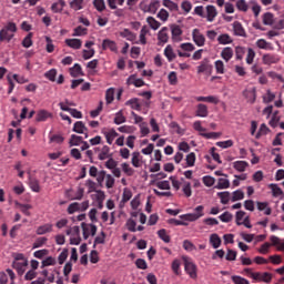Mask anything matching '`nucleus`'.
<instances>
[{"instance_id": "obj_1", "label": "nucleus", "mask_w": 284, "mask_h": 284, "mask_svg": "<svg viewBox=\"0 0 284 284\" xmlns=\"http://www.w3.org/2000/svg\"><path fill=\"white\" fill-rule=\"evenodd\" d=\"M17 32V24L14 22H9L0 31V41H12L14 33Z\"/></svg>"}, {"instance_id": "obj_2", "label": "nucleus", "mask_w": 284, "mask_h": 284, "mask_svg": "<svg viewBox=\"0 0 284 284\" xmlns=\"http://www.w3.org/2000/svg\"><path fill=\"white\" fill-rule=\"evenodd\" d=\"M203 210H205V207L203 205H199L195 207L194 213L180 215V219H182L183 221H191V222L199 221L201 216H204Z\"/></svg>"}, {"instance_id": "obj_3", "label": "nucleus", "mask_w": 284, "mask_h": 284, "mask_svg": "<svg viewBox=\"0 0 284 284\" xmlns=\"http://www.w3.org/2000/svg\"><path fill=\"white\" fill-rule=\"evenodd\" d=\"M8 276L10 278V284H16L14 280L17 278V274L11 268H7L6 272H0V284H8Z\"/></svg>"}, {"instance_id": "obj_4", "label": "nucleus", "mask_w": 284, "mask_h": 284, "mask_svg": "<svg viewBox=\"0 0 284 284\" xmlns=\"http://www.w3.org/2000/svg\"><path fill=\"white\" fill-rule=\"evenodd\" d=\"M84 194H85V189L81 186H79L77 191H72V190L67 191V196L68 199H70V201H81Z\"/></svg>"}, {"instance_id": "obj_5", "label": "nucleus", "mask_w": 284, "mask_h": 284, "mask_svg": "<svg viewBox=\"0 0 284 284\" xmlns=\"http://www.w3.org/2000/svg\"><path fill=\"white\" fill-rule=\"evenodd\" d=\"M192 37H193V41H194L195 45H197V48H203V45H205V36H203V33H201V30L193 29Z\"/></svg>"}, {"instance_id": "obj_6", "label": "nucleus", "mask_w": 284, "mask_h": 284, "mask_svg": "<svg viewBox=\"0 0 284 284\" xmlns=\"http://www.w3.org/2000/svg\"><path fill=\"white\" fill-rule=\"evenodd\" d=\"M213 67L210 64L209 60H203L197 67V74H206L210 77L212 74Z\"/></svg>"}, {"instance_id": "obj_7", "label": "nucleus", "mask_w": 284, "mask_h": 284, "mask_svg": "<svg viewBox=\"0 0 284 284\" xmlns=\"http://www.w3.org/2000/svg\"><path fill=\"white\" fill-rule=\"evenodd\" d=\"M73 132H75L77 134H84V139H88L89 136L88 126H85V123H83V121H77L73 124Z\"/></svg>"}, {"instance_id": "obj_8", "label": "nucleus", "mask_w": 284, "mask_h": 284, "mask_svg": "<svg viewBox=\"0 0 284 284\" xmlns=\"http://www.w3.org/2000/svg\"><path fill=\"white\" fill-rule=\"evenodd\" d=\"M184 270L191 278H196V264H193L190 260H184Z\"/></svg>"}, {"instance_id": "obj_9", "label": "nucleus", "mask_w": 284, "mask_h": 284, "mask_svg": "<svg viewBox=\"0 0 284 284\" xmlns=\"http://www.w3.org/2000/svg\"><path fill=\"white\" fill-rule=\"evenodd\" d=\"M126 85H134L135 88H143L145 85V81L142 79H138L136 74H132L126 80Z\"/></svg>"}, {"instance_id": "obj_10", "label": "nucleus", "mask_w": 284, "mask_h": 284, "mask_svg": "<svg viewBox=\"0 0 284 284\" xmlns=\"http://www.w3.org/2000/svg\"><path fill=\"white\" fill-rule=\"evenodd\" d=\"M262 61L264 65H272L274 63H278L281 59L277 58V55L272 53H266L262 57Z\"/></svg>"}, {"instance_id": "obj_11", "label": "nucleus", "mask_w": 284, "mask_h": 284, "mask_svg": "<svg viewBox=\"0 0 284 284\" xmlns=\"http://www.w3.org/2000/svg\"><path fill=\"white\" fill-rule=\"evenodd\" d=\"M102 50H111V52H119L116 42L110 39H104L102 42Z\"/></svg>"}, {"instance_id": "obj_12", "label": "nucleus", "mask_w": 284, "mask_h": 284, "mask_svg": "<svg viewBox=\"0 0 284 284\" xmlns=\"http://www.w3.org/2000/svg\"><path fill=\"white\" fill-rule=\"evenodd\" d=\"M217 14H219V11H216V7L212 4L206 6V21L212 23V21L216 19Z\"/></svg>"}, {"instance_id": "obj_13", "label": "nucleus", "mask_w": 284, "mask_h": 284, "mask_svg": "<svg viewBox=\"0 0 284 284\" xmlns=\"http://www.w3.org/2000/svg\"><path fill=\"white\" fill-rule=\"evenodd\" d=\"M161 8V1L151 0L150 4L143 9L144 12H150V14H156V11Z\"/></svg>"}, {"instance_id": "obj_14", "label": "nucleus", "mask_w": 284, "mask_h": 284, "mask_svg": "<svg viewBox=\"0 0 284 284\" xmlns=\"http://www.w3.org/2000/svg\"><path fill=\"white\" fill-rule=\"evenodd\" d=\"M48 119H52V113L48 110H40L37 113L36 121L38 123H42L48 121Z\"/></svg>"}, {"instance_id": "obj_15", "label": "nucleus", "mask_w": 284, "mask_h": 284, "mask_svg": "<svg viewBox=\"0 0 284 284\" xmlns=\"http://www.w3.org/2000/svg\"><path fill=\"white\" fill-rule=\"evenodd\" d=\"M12 267L17 270L19 276H23V274H26V267H28V261L13 262Z\"/></svg>"}, {"instance_id": "obj_16", "label": "nucleus", "mask_w": 284, "mask_h": 284, "mask_svg": "<svg viewBox=\"0 0 284 284\" xmlns=\"http://www.w3.org/2000/svg\"><path fill=\"white\" fill-rule=\"evenodd\" d=\"M169 29L168 27H163L159 33H158V41H159V45H161V43H168V41L170 40V36L168 34Z\"/></svg>"}, {"instance_id": "obj_17", "label": "nucleus", "mask_w": 284, "mask_h": 284, "mask_svg": "<svg viewBox=\"0 0 284 284\" xmlns=\"http://www.w3.org/2000/svg\"><path fill=\"white\" fill-rule=\"evenodd\" d=\"M102 134H104L106 143H109V145H112V143H114V139L119 136V133L114 129H111L110 131H102Z\"/></svg>"}, {"instance_id": "obj_18", "label": "nucleus", "mask_w": 284, "mask_h": 284, "mask_svg": "<svg viewBox=\"0 0 284 284\" xmlns=\"http://www.w3.org/2000/svg\"><path fill=\"white\" fill-rule=\"evenodd\" d=\"M70 74L73 77V79L85 75V73H83V68H81V64L79 63H75L72 68H70Z\"/></svg>"}, {"instance_id": "obj_19", "label": "nucleus", "mask_w": 284, "mask_h": 284, "mask_svg": "<svg viewBox=\"0 0 284 284\" xmlns=\"http://www.w3.org/2000/svg\"><path fill=\"white\" fill-rule=\"evenodd\" d=\"M195 100L197 102L213 103L214 105H219V98L216 95L196 97Z\"/></svg>"}, {"instance_id": "obj_20", "label": "nucleus", "mask_w": 284, "mask_h": 284, "mask_svg": "<svg viewBox=\"0 0 284 284\" xmlns=\"http://www.w3.org/2000/svg\"><path fill=\"white\" fill-rule=\"evenodd\" d=\"M210 112L207 111V105L200 103L196 106L195 116H200L202 119H205Z\"/></svg>"}, {"instance_id": "obj_21", "label": "nucleus", "mask_w": 284, "mask_h": 284, "mask_svg": "<svg viewBox=\"0 0 284 284\" xmlns=\"http://www.w3.org/2000/svg\"><path fill=\"white\" fill-rule=\"evenodd\" d=\"M222 59L227 63L234 57V50L232 47H225L221 52Z\"/></svg>"}, {"instance_id": "obj_22", "label": "nucleus", "mask_w": 284, "mask_h": 284, "mask_svg": "<svg viewBox=\"0 0 284 284\" xmlns=\"http://www.w3.org/2000/svg\"><path fill=\"white\" fill-rule=\"evenodd\" d=\"M233 30L235 37H246L245 29L243 28V24H241V22H233Z\"/></svg>"}, {"instance_id": "obj_23", "label": "nucleus", "mask_w": 284, "mask_h": 284, "mask_svg": "<svg viewBox=\"0 0 284 284\" xmlns=\"http://www.w3.org/2000/svg\"><path fill=\"white\" fill-rule=\"evenodd\" d=\"M65 44L73 50H81L83 42L80 39H67Z\"/></svg>"}, {"instance_id": "obj_24", "label": "nucleus", "mask_w": 284, "mask_h": 284, "mask_svg": "<svg viewBox=\"0 0 284 284\" xmlns=\"http://www.w3.org/2000/svg\"><path fill=\"white\" fill-rule=\"evenodd\" d=\"M270 241H271L272 245H274L275 247H277V250H278L280 252H284V240L281 241V239H280L278 236L272 235V236L270 237Z\"/></svg>"}, {"instance_id": "obj_25", "label": "nucleus", "mask_w": 284, "mask_h": 284, "mask_svg": "<svg viewBox=\"0 0 284 284\" xmlns=\"http://www.w3.org/2000/svg\"><path fill=\"white\" fill-rule=\"evenodd\" d=\"M217 196H219L222 205H227V203H230V201H232V195H231L230 191L219 192Z\"/></svg>"}, {"instance_id": "obj_26", "label": "nucleus", "mask_w": 284, "mask_h": 284, "mask_svg": "<svg viewBox=\"0 0 284 284\" xmlns=\"http://www.w3.org/2000/svg\"><path fill=\"white\" fill-rule=\"evenodd\" d=\"M234 40H232V37L227 33H222L217 37V42L220 45H230V43H233Z\"/></svg>"}, {"instance_id": "obj_27", "label": "nucleus", "mask_w": 284, "mask_h": 284, "mask_svg": "<svg viewBox=\"0 0 284 284\" xmlns=\"http://www.w3.org/2000/svg\"><path fill=\"white\" fill-rule=\"evenodd\" d=\"M162 4L168 8L170 12H179V4L172 0H163Z\"/></svg>"}, {"instance_id": "obj_28", "label": "nucleus", "mask_w": 284, "mask_h": 284, "mask_svg": "<svg viewBox=\"0 0 284 284\" xmlns=\"http://www.w3.org/2000/svg\"><path fill=\"white\" fill-rule=\"evenodd\" d=\"M256 205H257V210L260 212L264 211V214L266 216H270L272 214V209L268 207L270 204L267 202H256Z\"/></svg>"}, {"instance_id": "obj_29", "label": "nucleus", "mask_w": 284, "mask_h": 284, "mask_svg": "<svg viewBox=\"0 0 284 284\" xmlns=\"http://www.w3.org/2000/svg\"><path fill=\"white\" fill-rule=\"evenodd\" d=\"M214 187L215 190H227L230 189V180L220 178L217 179V184Z\"/></svg>"}, {"instance_id": "obj_30", "label": "nucleus", "mask_w": 284, "mask_h": 284, "mask_svg": "<svg viewBox=\"0 0 284 284\" xmlns=\"http://www.w3.org/2000/svg\"><path fill=\"white\" fill-rule=\"evenodd\" d=\"M164 57H166L169 62L174 61L176 59V53H174V49H172V45H166L164 49Z\"/></svg>"}, {"instance_id": "obj_31", "label": "nucleus", "mask_w": 284, "mask_h": 284, "mask_svg": "<svg viewBox=\"0 0 284 284\" xmlns=\"http://www.w3.org/2000/svg\"><path fill=\"white\" fill-rule=\"evenodd\" d=\"M38 236H43V234H50L52 232V224H44L37 229Z\"/></svg>"}, {"instance_id": "obj_32", "label": "nucleus", "mask_w": 284, "mask_h": 284, "mask_svg": "<svg viewBox=\"0 0 284 284\" xmlns=\"http://www.w3.org/2000/svg\"><path fill=\"white\" fill-rule=\"evenodd\" d=\"M210 243L214 250H219V247H221V237L219 236V234H211Z\"/></svg>"}, {"instance_id": "obj_33", "label": "nucleus", "mask_w": 284, "mask_h": 284, "mask_svg": "<svg viewBox=\"0 0 284 284\" xmlns=\"http://www.w3.org/2000/svg\"><path fill=\"white\" fill-rule=\"evenodd\" d=\"M171 34H172V39L174 41H178L179 37H181V34H183V30H181V27L179 24H173L171 27Z\"/></svg>"}, {"instance_id": "obj_34", "label": "nucleus", "mask_w": 284, "mask_h": 284, "mask_svg": "<svg viewBox=\"0 0 284 284\" xmlns=\"http://www.w3.org/2000/svg\"><path fill=\"white\" fill-rule=\"evenodd\" d=\"M248 165H250V163H247L245 161H235V162H233V168L237 172H245V170H247Z\"/></svg>"}, {"instance_id": "obj_35", "label": "nucleus", "mask_w": 284, "mask_h": 284, "mask_svg": "<svg viewBox=\"0 0 284 284\" xmlns=\"http://www.w3.org/2000/svg\"><path fill=\"white\" fill-rule=\"evenodd\" d=\"M262 21L264 26H273L274 24V14L272 12H266L262 17Z\"/></svg>"}, {"instance_id": "obj_36", "label": "nucleus", "mask_w": 284, "mask_h": 284, "mask_svg": "<svg viewBox=\"0 0 284 284\" xmlns=\"http://www.w3.org/2000/svg\"><path fill=\"white\" fill-rule=\"evenodd\" d=\"M110 156H112L110 154V146L108 145H104L102 149H101V152L99 153L98 158L100 161H105V159H110Z\"/></svg>"}, {"instance_id": "obj_37", "label": "nucleus", "mask_w": 284, "mask_h": 284, "mask_svg": "<svg viewBox=\"0 0 284 284\" xmlns=\"http://www.w3.org/2000/svg\"><path fill=\"white\" fill-rule=\"evenodd\" d=\"M83 142V136L81 135H77V134H72L69 141V145L70 148L72 146H77V145H81V143Z\"/></svg>"}, {"instance_id": "obj_38", "label": "nucleus", "mask_w": 284, "mask_h": 284, "mask_svg": "<svg viewBox=\"0 0 284 284\" xmlns=\"http://www.w3.org/2000/svg\"><path fill=\"white\" fill-rule=\"evenodd\" d=\"M120 37L126 39L128 41H134V39H136V34L130 31V29H124L123 31H121Z\"/></svg>"}, {"instance_id": "obj_39", "label": "nucleus", "mask_w": 284, "mask_h": 284, "mask_svg": "<svg viewBox=\"0 0 284 284\" xmlns=\"http://www.w3.org/2000/svg\"><path fill=\"white\" fill-rule=\"evenodd\" d=\"M125 121H128V119L125 118V115H123V110H120L115 113V118L113 120V123H115V125H121V123H125Z\"/></svg>"}, {"instance_id": "obj_40", "label": "nucleus", "mask_w": 284, "mask_h": 284, "mask_svg": "<svg viewBox=\"0 0 284 284\" xmlns=\"http://www.w3.org/2000/svg\"><path fill=\"white\" fill-rule=\"evenodd\" d=\"M243 199H245V193L243 191L236 190L232 193V203H236V201H243Z\"/></svg>"}, {"instance_id": "obj_41", "label": "nucleus", "mask_w": 284, "mask_h": 284, "mask_svg": "<svg viewBox=\"0 0 284 284\" xmlns=\"http://www.w3.org/2000/svg\"><path fill=\"white\" fill-rule=\"evenodd\" d=\"M131 163L133 168H141V153L140 152H133Z\"/></svg>"}, {"instance_id": "obj_42", "label": "nucleus", "mask_w": 284, "mask_h": 284, "mask_svg": "<svg viewBox=\"0 0 284 284\" xmlns=\"http://www.w3.org/2000/svg\"><path fill=\"white\" fill-rule=\"evenodd\" d=\"M158 236L164 243H170V241H172V239L170 237V235L168 234V231L165 229L159 230L158 231Z\"/></svg>"}, {"instance_id": "obj_43", "label": "nucleus", "mask_w": 284, "mask_h": 284, "mask_svg": "<svg viewBox=\"0 0 284 284\" xmlns=\"http://www.w3.org/2000/svg\"><path fill=\"white\" fill-rule=\"evenodd\" d=\"M17 206L19 207L20 212L24 214V216L31 215L30 210H32V205L18 203Z\"/></svg>"}, {"instance_id": "obj_44", "label": "nucleus", "mask_w": 284, "mask_h": 284, "mask_svg": "<svg viewBox=\"0 0 284 284\" xmlns=\"http://www.w3.org/2000/svg\"><path fill=\"white\" fill-rule=\"evenodd\" d=\"M83 1L84 0H72L70 2V8L78 12V10H83Z\"/></svg>"}, {"instance_id": "obj_45", "label": "nucleus", "mask_w": 284, "mask_h": 284, "mask_svg": "<svg viewBox=\"0 0 284 284\" xmlns=\"http://www.w3.org/2000/svg\"><path fill=\"white\" fill-rule=\"evenodd\" d=\"M125 105H130L132 110H141V104L139 103V99L136 98L126 101Z\"/></svg>"}, {"instance_id": "obj_46", "label": "nucleus", "mask_w": 284, "mask_h": 284, "mask_svg": "<svg viewBox=\"0 0 284 284\" xmlns=\"http://www.w3.org/2000/svg\"><path fill=\"white\" fill-rule=\"evenodd\" d=\"M150 28H152V30H159V28H161V22H159L156 19H154V17H149L146 19Z\"/></svg>"}, {"instance_id": "obj_47", "label": "nucleus", "mask_w": 284, "mask_h": 284, "mask_svg": "<svg viewBox=\"0 0 284 284\" xmlns=\"http://www.w3.org/2000/svg\"><path fill=\"white\" fill-rule=\"evenodd\" d=\"M267 132H270V128H267V124H261L258 132L255 134V139H261V136H265Z\"/></svg>"}, {"instance_id": "obj_48", "label": "nucleus", "mask_w": 284, "mask_h": 284, "mask_svg": "<svg viewBox=\"0 0 284 284\" xmlns=\"http://www.w3.org/2000/svg\"><path fill=\"white\" fill-rule=\"evenodd\" d=\"M255 57H256V52L254 51V49L248 48L247 49V55H246V63L248 65H252V63H254Z\"/></svg>"}, {"instance_id": "obj_49", "label": "nucleus", "mask_w": 284, "mask_h": 284, "mask_svg": "<svg viewBox=\"0 0 284 284\" xmlns=\"http://www.w3.org/2000/svg\"><path fill=\"white\" fill-rule=\"evenodd\" d=\"M29 185L32 192H41V185L39 184V180L30 179Z\"/></svg>"}, {"instance_id": "obj_50", "label": "nucleus", "mask_w": 284, "mask_h": 284, "mask_svg": "<svg viewBox=\"0 0 284 284\" xmlns=\"http://www.w3.org/2000/svg\"><path fill=\"white\" fill-rule=\"evenodd\" d=\"M105 101H106V105H110V103H112V101H114V88H110L106 90Z\"/></svg>"}, {"instance_id": "obj_51", "label": "nucleus", "mask_w": 284, "mask_h": 284, "mask_svg": "<svg viewBox=\"0 0 284 284\" xmlns=\"http://www.w3.org/2000/svg\"><path fill=\"white\" fill-rule=\"evenodd\" d=\"M270 190H272L273 196H282L283 190L277 184H270Z\"/></svg>"}, {"instance_id": "obj_52", "label": "nucleus", "mask_w": 284, "mask_h": 284, "mask_svg": "<svg viewBox=\"0 0 284 284\" xmlns=\"http://www.w3.org/2000/svg\"><path fill=\"white\" fill-rule=\"evenodd\" d=\"M276 99V94L272 93L271 90L266 91V94L263 95V103H272Z\"/></svg>"}, {"instance_id": "obj_53", "label": "nucleus", "mask_w": 284, "mask_h": 284, "mask_svg": "<svg viewBox=\"0 0 284 284\" xmlns=\"http://www.w3.org/2000/svg\"><path fill=\"white\" fill-rule=\"evenodd\" d=\"M215 70L217 74H225V63L222 60H216Z\"/></svg>"}, {"instance_id": "obj_54", "label": "nucleus", "mask_w": 284, "mask_h": 284, "mask_svg": "<svg viewBox=\"0 0 284 284\" xmlns=\"http://www.w3.org/2000/svg\"><path fill=\"white\" fill-rule=\"evenodd\" d=\"M194 163H196V154L191 152L186 155V164L189 168H194Z\"/></svg>"}, {"instance_id": "obj_55", "label": "nucleus", "mask_w": 284, "mask_h": 284, "mask_svg": "<svg viewBox=\"0 0 284 284\" xmlns=\"http://www.w3.org/2000/svg\"><path fill=\"white\" fill-rule=\"evenodd\" d=\"M244 55H245V48L244 47H236L235 48V59L237 61H243Z\"/></svg>"}, {"instance_id": "obj_56", "label": "nucleus", "mask_w": 284, "mask_h": 284, "mask_svg": "<svg viewBox=\"0 0 284 284\" xmlns=\"http://www.w3.org/2000/svg\"><path fill=\"white\" fill-rule=\"evenodd\" d=\"M202 181L206 187H212V185L216 183V179L212 178L211 175L203 176Z\"/></svg>"}, {"instance_id": "obj_57", "label": "nucleus", "mask_w": 284, "mask_h": 284, "mask_svg": "<svg viewBox=\"0 0 284 284\" xmlns=\"http://www.w3.org/2000/svg\"><path fill=\"white\" fill-rule=\"evenodd\" d=\"M125 227L129 232H136V221L129 219L125 223Z\"/></svg>"}, {"instance_id": "obj_58", "label": "nucleus", "mask_w": 284, "mask_h": 284, "mask_svg": "<svg viewBox=\"0 0 284 284\" xmlns=\"http://www.w3.org/2000/svg\"><path fill=\"white\" fill-rule=\"evenodd\" d=\"M236 8H237V10H240V12H247V10H248V6L245 0H237Z\"/></svg>"}, {"instance_id": "obj_59", "label": "nucleus", "mask_w": 284, "mask_h": 284, "mask_svg": "<svg viewBox=\"0 0 284 284\" xmlns=\"http://www.w3.org/2000/svg\"><path fill=\"white\" fill-rule=\"evenodd\" d=\"M93 6L98 10V12H103V10H105L104 0H93Z\"/></svg>"}, {"instance_id": "obj_60", "label": "nucleus", "mask_w": 284, "mask_h": 284, "mask_svg": "<svg viewBox=\"0 0 284 284\" xmlns=\"http://www.w3.org/2000/svg\"><path fill=\"white\" fill-rule=\"evenodd\" d=\"M170 85H176L179 83V77L175 71H171L168 75Z\"/></svg>"}, {"instance_id": "obj_61", "label": "nucleus", "mask_w": 284, "mask_h": 284, "mask_svg": "<svg viewBox=\"0 0 284 284\" xmlns=\"http://www.w3.org/2000/svg\"><path fill=\"white\" fill-rule=\"evenodd\" d=\"M158 19H160V21H168V19H170V12H168V10L165 9H161L158 12Z\"/></svg>"}, {"instance_id": "obj_62", "label": "nucleus", "mask_w": 284, "mask_h": 284, "mask_svg": "<svg viewBox=\"0 0 284 284\" xmlns=\"http://www.w3.org/2000/svg\"><path fill=\"white\" fill-rule=\"evenodd\" d=\"M232 281L235 284H250V281H247L245 277H241L239 275H233Z\"/></svg>"}, {"instance_id": "obj_63", "label": "nucleus", "mask_w": 284, "mask_h": 284, "mask_svg": "<svg viewBox=\"0 0 284 284\" xmlns=\"http://www.w3.org/2000/svg\"><path fill=\"white\" fill-rule=\"evenodd\" d=\"M159 190H170V181H160L155 183Z\"/></svg>"}, {"instance_id": "obj_64", "label": "nucleus", "mask_w": 284, "mask_h": 284, "mask_svg": "<svg viewBox=\"0 0 284 284\" xmlns=\"http://www.w3.org/2000/svg\"><path fill=\"white\" fill-rule=\"evenodd\" d=\"M23 48H31L32 45V33H28V36L22 40Z\"/></svg>"}]
</instances>
